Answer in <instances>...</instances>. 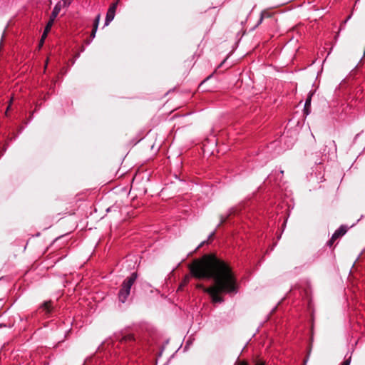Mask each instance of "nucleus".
I'll use <instances>...</instances> for the list:
<instances>
[{
    "label": "nucleus",
    "instance_id": "obj_1",
    "mask_svg": "<svg viewBox=\"0 0 365 365\" xmlns=\"http://www.w3.org/2000/svg\"><path fill=\"white\" fill-rule=\"evenodd\" d=\"M190 271L197 279H214V284L209 287H205L202 284L197 285V288L202 289L210 295L213 304L222 303L225 301L223 294L234 295L238 292L237 279L232 269L215 255H205L194 260L190 265Z\"/></svg>",
    "mask_w": 365,
    "mask_h": 365
},
{
    "label": "nucleus",
    "instance_id": "obj_2",
    "mask_svg": "<svg viewBox=\"0 0 365 365\" xmlns=\"http://www.w3.org/2000/svg\"><path fill=\"white\" fill-rule=\"evenodd\" d=\"M138 277V274L136 272H133L127 277L122 283L121 288L118 292V299L122 302L124 303L130 293L131 287L133 285L135 282L136 281Z\"/></svg>",
    "mask_w": 365,
    "mask_h": 365
},
{
    "label": "nucleus",
    "instance_id": "obj_3",
    "mask_svg": "<svg viewBox=\"0 0 365 365\" xmlns=\"http://www.w3.org/2000/svg\"><path fill=\"white\" fill-rule=\"evenodd\" d=\"M61 6L59 4H56L55 6L53 7V11H52L51 14L49 18V21H48V23L44 29L43 36H47L48 33L50 31L56 18L57 17L59 12L61 11Z\"/></svg>",
    "mask_w": 365,
    "mask_h": 365
},
{
    "label": "nucleus",
    "instance_id": "obj_4",
    "mask_svg": "<svg viewBox=\"0 0 365 365\" xmlns=\"http://www.w3.org/2000/svg\"><path fill=\"white\" fill-rule=\"evenodd\" d=\"M347 227L345 225H341L332 235L331 239L327 242V246L329 247H332L334 242L339 237L344 236L347 232Z\"/></svg>",
    "mask_w": 365,
    "mask_h": 365
},
{
    "label": "nucleus",
    "instance_id": "obj_5",
    "mask_svg": "<svg viewBox=\"0 0 365 365\" xmlns=\"http://www.w3.org/2000/svg\"><path fill=\"white\" fill-rule=\"evenodd\" d=\"M53 302L51 300L45 301L39 307L38 311L46 315L50 314L53 310Z\"/></svg>",
    "mask_w": 365,
    "mask_h": 365
},
{
    "label": "nucleus",
    "instance_id": "obj_6",
    "mask_svg": "<svg viewBox=\"0 0 365 365\" xmlns=\"http://www.w3.org/2000/svg\"><path fill=\"white\" fill-rule=\"evenodd\" d=\"M118 5V1L113 4H112L110 7L108 9L106 16V21H105V25L108 26L110 21H113V19L115 17V11L117 9Z\"/></svg>",
    "mask_w": 365,
    "mask_h": 365
},
{
    "label": "nucleus",
    "instance_id": "obj_7",
    "mask_svg": "<svg viewBox=\"0 0 365 365\" xmlns=\"http://www.w3.org/2000/svg\"><path fill=\"white\" fill-rule=\"evenodd\" d=\"M100 19H101V15L98 14L96 16L95 20H94L93 27V29H92V31H91V38L92 39H93L95 38V36H96V31H97V29H98V27Z\"/></svg>",
    "mask_w": 365,
    "mask_h": 365
},
{
    "label": "nucleus",
    "instance_id": "obj_8",
    "mask_svg": "<svg viewBox=\"0 0 365 365\" xmlns=\"http://www.w3.org/2000/svg\"><path fill=\"white\" fill-rule=\"evenodd\" d=\"M312 94L309 95L304 104V112L307 115L309 113V109L311 106Z\"/></svg>",
    "mask_w": 365,
    "mask_h": 365
},
{
    "label": "nucleus",
    "instance_id": "obj_9",
    "mask_svg": "<svg viewBox=\"0 0 365 365\" xmlns=\"http://www.w3.org/2000/svg\"><path fill=\"white\" fill-rule=\"evenodd\" d=\"M134 340V335L133 334H128L125 336H123L120 339V341H130Z\"/></svg>",
    "mask_w": 365,
    "mask_h": 365
},
{
    "label": "nucleus",
    "instance_id": "obj_10",
    "mask_svg": "<svg viewBox=\"0 0 365 365\" xmlns=\"http://www.w3.org/2000/svg\"><path fill=\"white\" fill-rule=\"evenodd\" d=\"M13 101H14V97L12 96V97H11V98H10V100L9 101L8 106L6 108V110L5 113H4V115L6 116V117L9 115V110L11 108V105L13 103Z\"/></svg>",
    "mask_w": 365,
    "mask_h": 365
},
{
    "label": "nucleus",
    "instance_id": "obj_11",
    "mask_svg": "<svg viewBox=\"0 0 365 365\" xmlns=\"http://www.w3.org/2000/svg\"><path fill=\"white\" fill-rule=\"evenodd\" d=\"M255 365H265V361L257 357L254 360Z\"/></svg>",
    "mask_w": 365,
    "mask_h": 365
},
{
    "label": "nucleus",
    "instance_id": "obj_12",
    "mask_svg": "<svg viewBox=\"0 0 365 365\" xmlns=\"http://www.w3.org/2000/svg\"><path fill=\"white\" fill-rule=\"evenodd\" d=\"M329 145L333 148L334 153L336 152V145L334 140H329L328 143Z\"/></svg>",
    "mask_w": 365,
    "mask_h": 365
},
{
    "label": "nucleus",
    "instance_id": "obj_13",
    "mask_svg": "<svg viewBox=\"0 0 365 365\" xmlns=\"http://www.w3.org/2000/svg\"><path fill=\"white\" fill-rule=\"evenodd\" d=\"M351 357L349 356L348 359H345L341 365H350Z\"/></svg>",
    "mask_w": 365,
    "mask_h": 365
},
{
    "label": "nucleus",
    "instance_id": "obj_14",
    "mask_svg": "<svg viewBox=\"0 0 365 365\" xmlns=\"http://www.w3.org/2000/svg\"><path fill=\"white\" fill-rule=\"evenodd\" d=\"M235 365H248L246 361L238 360L236 361Z\"/></svg>",
    "mask_w": 365,
    "mask_h": 365
},
{
    "label": "nucleus",
    "instance_id": "obj_15",
    "mask_svg": "<svg viewBox=\"0 0 365 365\" xmlns=\"http://www.w3.org/2000/svg\"><path fill=\"white\" fill-rule=\"evenodd\" d=\"M47 36H43V33L42 34L40 42H39V47H41L43 44L44 40L46 38Z\"/></svg>",
    "mask_w": 365,
    "mask_h": 365
},
{
    "label": "nucleus",
    "instance_id": "obj_16",
    "mask_svg": "<svg viewBox=\"0 0 365 365\" xmlns=\"http://www.w3.org/2000/svg\"><path fill=\"white\" fill-rule=\"evenodd\" d=\"M73 0H62L65 6H68Z\"/></svg>",
    "mask_w": 365,
    "mask_h": 365
},
{
    "label": "nucleus",
    "instance_id": "obj_17",
    "mask_svg": "<svg viewBox=\"0 0 365 365\" xmlns=\"http://www.w3.org/2000/svg\"><path fill=\"white\" fill-rule=\"evenodd\" d=\"M6 150V146H4L2 149L0 148V158L4 155Z\"/></svg>",
    "mask_w": 365,
    "mask_h": 365
},
{
    "label": "nucleus",
    "instance_id": "obj_18",
    "mask_svg": "<svg viewBox=\"0 0 365 365\" xmlns=\"http://www.w3.org/2000/svg\"><path fill=\"white\" fill-rule=\"evenodd\" d=\"M187 281H188V277H185V281H184V283H185H185H187Z\"/></svg>",
    "mask_w": 365,
    "mask_h": 365
},
{
    "label": "nucleus",
    "instance_id": "obj_19",
    "mask_svg": "<svg viewBox=\"0 0 365 365\" xmlns=\"http://www.w3.org/2000/svg\"><path fill=\"white\" fill-rule=\"evenodd\" d=\"M262 19H263V16H262V14H261L259 23H261Z\"/></svg>",
    "mask_w": 365,
    "mask_h": 365
},
{
    "label": "nucleus",
    "instance_id": "obj_20",
    "mask_svg": "<svg viewBox=\"0 0 365 365\" xmlns=\"http://www.w3.org/2000/svg\"><path fill=\"white\" fill-rule=\"evenodd\" d=\"M205 242H202L201 243V245H200V246H202V245H204V244H205Z\"/></svg>",
    "mask_w": 365,
    "mask_h": 365
},
{
    "label": "nucleus",
    "instance_id": "obj_21",
    "mask_svg": "<svg viewBox=\"0 0 365 365\" xmlns=\"http://www.w3.org/2000/svg\"><path fill=\"white\" fill-rule=\"evenodd\" d=\"M213 235H214V233H211L210 237H211Z\"/></svg>",
    "mask_w": 365,
    "mask_h": 365
}]
</instances>
